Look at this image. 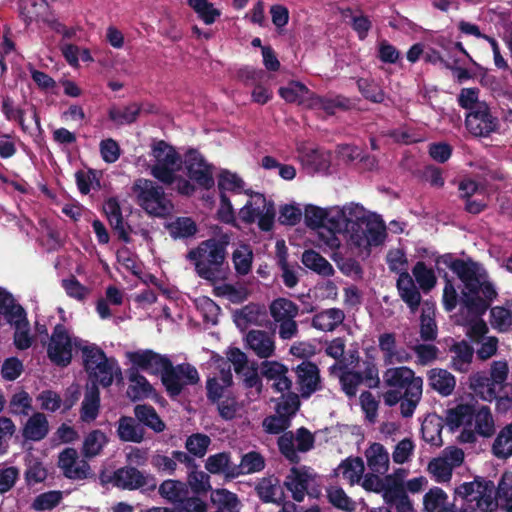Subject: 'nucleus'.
<instances>
[{"instance_id": "obj_1", "label": "nucleus", "mask_w": 512, "mask_h": 512, "mask_svg": "<svg viewBox=\"0 0 512 512\" xmlns=\"http://www.w3.org/2000/svg\"><path fill=\"white\" fill-rule=\"evenodd\" d=\"M230 237L221 234L201 241L197 247L188 251L186 259L194 264L197 276L212 285L223 282L229 275L227 247Z\"/></svg>"}, {"instance_id": "obj_2", "label": "nucleus", "mask_w": 512, "mask_h": 512, "mask_svg": "<svg viewBox=\"0 0 512 512\" xmlns=\"http://www.w3.org/2000/svg\"><path fill=\"white\" fill-rule=\"evenodd\" d=\"M386 386L390 387L383 394L385 405L393 407L400 403V413L404 418L413 416L422 399L423 379L407 367L388 368L383 374Z\"/></svg>"}, {"instance_id": "obj_3", "label": "nucleus", "mask_w": 512, "mask_h": 512, "mask_svg": "<svg viewBox=\"0 0 512 512\" xmlns=\"http://www.w3.org/2000/svg\"><path fill=\"white\" fill-rule=\"evenodd\" d=\"M345 228L357 247L378 246L386 237L384 222L375 214H368L363 206L355 203L345 205L341 210Z\"/></svg>"}, {"instance_id": "obj_4", "label": "nucleus", "mask_w": 512, "mask_h": 512, "mask_svg": "<svg viewBox=\"0 0 512 512\" xmlns=\"http://www.w3.org/2000/svg\"><path fill=\"white\" fill-rule=\"evenodd\" d=\"M133 191L139 206L151 216L165 217L173 207L163 187L152 180L138 179L133 185Z\"/></svg>"}, {"instance_id": "obj_5", "label": "nucleus", "mask_w": 512, "mask_h": 512, "mask_svg": "<svg viewBox=\"0 0 512 512\" xmlns=\"http://www.w3.org/2000/svg\"><path fill=\"white\" fill-rule=\"evenodd\" d=\"M78 337H72L64 324L58 323L53 328L47 346V356L49 360L58 367H67L73 359V348Z\"/></svg>"}, {"instance_id": "obj_6", "label": "nucleus", "mask_w": 512, "mask_h": 512, "mask_svg": "<svg viewBox=\"0 0 512 512\" xmlns=\"http://www.w3.org/2000/svg\"><path fill=\"white\" fill-rule=\"evenodd\" d=\"M200 377L197 369L189 363H182L176 366L172 361L161 376V381L170 398L178 397L186 385H195Z\"/></svg>"}, {"instance_id": "obj_7", "label": "nucleus", "mask_w": 512, "mask_h": 512, "mask_svg": "<svg viewBox=\"0 0 512 512\" xmlns=\"http://www.w3.org/2000/svg\"><path fill=\"white\" fill-rule=\"evenodd\" d=\"M111 482L115 487L129 491L142 488L154 491L157 487V479L154 475L142 472L134 466L116 469L111 476Z\"/></svg>"}, {"instance_id": "obj_8", "label": "nucleus", "mask_w": 512, "mask_h": 512, "mask_svg": "<svg viewBox=\"0 0 512 512\" xmlns=\"http://www.w3.org/2000/svg\"><path fill=\"white\" fill-rule=\"evenodd\" d=\"M184 166L188 178L199 187L209 190L215 182L212 174V165L207 163L203 155L196 149L190 148L185 153Z\"/></svg>"}, {"instance_id": "obj_9", "label": "nucleus", "mask_w": 512, "mask_h": 512, "mask_svg": "<svg viewBox=\"0 0 512 512\" xmlns=\"http://www.w3.org/2000/svg\"><path fill=\"white\" fill-rule=\"evenodd\" d=\"M465 126L475 137H488L498 130L499 120L492 115L487 103L482 102L466 114Z\"/></svg>"}, {"instance_id": "obj_10", "label": "nucleus", "mask_w": 512, "mask_h": 512, "mask_svg": "<svg viewBox=\"0 0 512 512\" xmlns=\"http://www.w3.org/2000/svg\"><path fill=\"white\" fill-rule=\"evenodd\" d=\"M85 372L90 383H95L98 387L101 385L103 388H108L113 384L114 379L122 380L121 368L114 357H107L95 363L92 369Z\"/></svg>"}, {"instance_id": "obj_11", "label": "nucleus", "mask_w": 512, "mask_h": 512, "mask_svg": "<svg viewBox=\"0 0 512 512\" xmlns=\"http://www.w3.org/2000/svg\"><path fill=\"white\" fill-rule=\"evenodd\" d=\"M58 466L68 479L84 480L92 476L89 463L84 459L78 461V454L74 448H66L59 454Z\"/></svg>"}, {"instance_id": "obj_12", "label": "nucleus", "mask_w": 512, "mask_h": 512, "mask_svg": "<svg viewBox=\"0 0 512 512\" xmlns=\"http://www.w3.org/2000/svg\"><path fill=\"white\" fill-rule=\"evenodd\" d=\"M128 356L133 367L153 375H162L171 362L167 356L156 353L150 349L130 352Z\"/></svg>"}, {"instance_id": "obj_13", "label": "nucleus", "mask_w": 512, "mask_h": 512, "mask_svg": "<svg viewBox=\"0 0 512 512\" xmlns=\"http://www.w3.org/2000/svg\"><path fill=\"white\" fill-rule=\"evenodd\" d=\"M295 373L302 398L307 399L321 389L319 368L315 363L303 361L295 368Z\"/></svg>"}, {"instance_id": "obj_14", "label": "nucleus", "mask_w": 512, "mask_h": 512, "mask_svg": "<svg viewBox=\"0 0 512 512\" xmlns=\"http://www.w3.org/2000/svg\"><path fill=\"white\" fill-rule=\"evenodd\" d=\"M308 106L313 109H321L328 115H334L337 110H350L352 108V102L344 95L320 96L313 92L308 97Z\"/></svg>"}, {"instance_id": "obj_15", "label": "nucleus", "mask_w": 512, "mask_h": 512, "mask_svg": "<svg viewBox=\"0 0 512 512\" xmlns=\"http://www.w3.org/2000/svg\"><path fill=\"white\" fill-rule=\"evenodd\" d=\"M255 492L263 503L280 505L286 499L279 479L273 475L260 479L255 486Z\"/></svg>"}, {"instance_id": "obj_16", "label": "nucleus", "mask_w": 512, "mask_h": 512, "mask_svg": "<svg viewBox=\"0 0 512 512\" xmlns=\"http://www.w3.org/2000/svg\"><path fill=\"white\" fill-rule=\"evenodd\" d=\"M396 287L400 298L407 304L411 312L417 311L421 303V294L408 271L400 273Z\"/></svg>"}, {"instance_id": "obj_17", "label": "nucleus", "mask_w": 512, "mask_h": 512, "mask_svg": "<svg viewBox=\"0 0 512 512\" xmlns=\"http://www.w3.org/2000/svg\"><path fill=\"white\" fill-rule=\"evenodd\" d=\"M478 490L474 496L476 506L483 512H493L498 508L497 487L491 480L478 478Z\"/></svg>"}, {"instance_id": "obj_18", "label": "nucleus", "mask_w": 512, "mask_h": 512, "mask_svg": "<svg viewBox=\"0 0 512 512\" xmlns=\"http://www.w3.org/2000/svg\"><path fill=\"white\" fill-rule=\"evenodd\" d=\"M429 387L443 397L450 396L456 386V379L446 369L433 368L427 372Z\"/></svg>"}, {"instance_id": "obj_19", "label": "nucleus", "mask_w": 512, "mask_h": 512, "mask_svg": "<svg viewBox=\"0 0 512 512\" xmlns=\"http://www.w3.org/2000/svg\"><path fill=\"white\" fill-rule=\"evenodd\" d=\"M100 410V390L95 383L86 385L84 399L80 409V419L83 422L90 423L94 421Z\"/></svg>"}, {"instance_id": "obj_20", "label": "nucleus", "mask_w": 512, "mask_h": 512, "mask_svg": "<svg viewBox=\"0 0 512 512\" xmlns=\"http://www.w3.org/2000/svg\"><path fill=\"white\" fill-rule=\"evenodd\" d=\"M127 377L132 383L127 389V396L132 401L135 402L148 398L154 391L153 386L149 383L145 376L140 374L137 368H129L127 370Z\"/></svg>"}, {"instance_id": "obj_21", "label": "nucleus", "mask_w": 512, "mask_h": 512, "mask_svg": "<svg viewBox=\"0 0 512 512\" xmlns=\"http://www.w3.org/2000/svg\"><path fill=\"white\" fill-rule=\"evenodd\" d=\"M345 319V313L340 308H329L316 313L311 321V326L324 332L334 331Z\"/></svg>"}, {"instance_id": "obj_22", "label": "nucleus", "mask_w": 512, "mask_h": 512, "mask_svg": "<svg viewBox=\"0 0 512 512\" xmlns=\"http://www.w3.org/2000/svg\"><path fill=\"white\" fill-rule=\"evenodd\" d=\"M246 342L248 347L260 358L267 359L274 353V341L266 331H249L246 335Z\"/></svg>"}, {"instance_id": "obj_23", "label": "nucleus", "mask_w": 512, "mask_h": 512, "mask_svg": "<svg viewBox=\"0 0 512 512\" xmlns=\"http://www.w3.org/2000/svg\"><path fill=\"white\" fill-rule=\"evenodd\" d=\"M265 458L257 451H249L241 456L239 464L233 465L230 472L231 478L241 475L254 474L265 468Z\"/></svg>"}, {"instance_id": "obj_24", "label": "nucleus", "mask_w": 512, "mask_h": 512, "mask_svg": "<svg viewBox=\"0 0 512 512\" xmlns=\"http://www.w3.org/2000/svg\"><path fill=\"white\" fill-rule=\"evenodd\" d=\"M453 272L464 283L465 288L472 294H477L480 289V280L476 272V264L471 260L469 262L463 259H457Z\"/></svg>"}, {"instance_id": "obj_25", "label": "nucleus", "mask_w": 512, "mask_h": 512, "mask_svg": "<svg viewBox=\"0 0 512 512\" xmlns=\"http://www.w3.org/2000/svg\"><path fill=\"white\" fill-rule=\"evenodd\" d=\"M0 315L4 316L7 323L12 324L18 319H25V309L16 302L13 295L0 287Z\"/></svg>"}, {"instance_id": "obj_26", "label": "nucleus", "mask_w": 512, "mask_h": 512, "mask_svg": "<svg viewBox=\"0 0 512 512\" xmlns=\"http://www.w3.org/2000/svg\"><path fill=\"white\" fill-rule=\"evenodd\" d=\"M269 205H274L270 200L261 193H254L251 199L240 209L239 215L243 222L252 224L256 221L257 216L264 213Z\"/></svg>"}, {"instance_id": "obj_27", "label": "nucleus", "mask_w": 512, "mask_h": 512, "mask_svg": "<svg viewBox=\"0 0 512 512\" xmlns=\"http://www.w3.org/2000/svg\"><path fill=\"white\" fill-rule=\"evenodd\" d=\"M159 495L173 505H179L189 495L185 482L175 479L164 480L158 487Z\"/></svg>"}, {"instance_id": "obj_28", "label": "nucleus", "mask_w": 512, "mask_h": 512, "mask_svg": "<svg viewBox=\"0 0 512 512\" xmlns=\"http://www.w3.org/2000/svg\"><path fill=\"white\" fill-rule=\"evenodd\" d=\"M449 350L454 354L451 359V367L458 372H467L474 355L473 347L462 340L454 342Z\"/></svg>"}, {"instance_id": "obj_29", "label": "nucleus", "mask_w": 512, "mask_h": 512, "mask_svg": "<svg viewBox=\"0 0 512 512\" xmlns=\"http://www.w3.org/2000/svg\"><path fill=\"white\" fill-rule=\"evenodd\" d=\"M309 476L306 471L292 467L284 481V486L292 493L295 501L301 502L305 497Z\"/></svg>"}, {"instance_id": "obj_30", "label": "nucleus", "mask_w": 512, "mask_h": 512, "mask_svg": "<svg viewBox=\"0 0 512 512\" xmlns=\"http://www.w3.org/2000/svg\"><path fill=\"white\" fill-rule=\"evenodd\" d=\"M144 428L129 416H121L118 420L117 434L124 442L141 443L144 439Z\"/></svg>"}, {"instance_id": "obj_31", "label": "nucleus", "mask_w": 512, "mask_h": 512, "mask_svg": "<svg viewBox=\"0 0 512 512\" xmlns=\"http://www.w3.org/2000/svg\"><path fill=\"white\" fill-rule=\"evenodd\" d=\"M367 465L374 473L384 474L389 468V454L380 443H373L365 452Z\"/></svg>"}, {"instance_id": "obj_32", "label": "nucleus", "mask_w": 512, "mask_h": 512, "mask_svg": "<svg viewBox=\"0 0 512 512\" xmlns=\"http://www.w3.org/2000/svg\"><path fill=\"white\" fill-rule=\"evenodd\" d=\"M301 261L305 267L319 275L328 277L334 274L333 266L329 261L313 249L305 250Z\"/></svg>"}, {"instance_id": "obj_33", "label": "nucleus", "mask_w": 512, "mask_h": 512, "mask_svg": "<svg viewBox=\"0 0 512 512\" xmlns=\"http://www.w3.org/2000/svg\"><path fill=\"white\" fill-rule=\"evenodd\" d=\"M165 228L174 240L192 238L198 232L197 224L191 217H177L167 223Z\"/></svg>"}, {"instance_id": "obj_34", "label": "nucleus", "mask_w": 512, "mask_h": 512, "mask_svg": "<svg viewBox=\"0 0 512 512\" xmlns=\"http://www.w3.org/2000/svg\"><path fill=\"white\" fill-rule=\"evenodd\" d=\"M477 411L474 405L459 404L448 410L447 422L451 427L471 426L476 418Z\"/></svg>"}, {"instance_id": "obj_35", "label": "nucleus", "mask_w": 512, "mask_h": 512, "mask_svg": "<svg viewBox=\"0 0 512 512\" xmlns=\"http://www.w3.org/2000/svg\"><path fill=\"white\" fill-rule=\"evenodd\" d=\"M49 431V425L46 416L37 412L33 414L27 421L23 436L32 441H40L46 437Z\"/></svg>"}, {"instance_id": "obj_36", "label": "nucleus", "mask_w": 512, "mask_h": 512, "mask_svg": "<svg viewBox=\"0 0 512 512\" xmlns=\"http://www.w3.org/2000/svg\"><path fill=\"white\" fill-rule=\"evenodd\" d=\"M400 472L401 470L395 474L386 475V482L381 493L387 507L406 494L403 476Z\"/></svg>"}, {"instance_id": "obj_37", "label": "nucleus", "mask_w": 512, "mask_h": 512, "mask_svg": "<svg viewBox=\"0 0 512 512\" xmlns=\"http://www.w3.org/2000/svg\"><path fill=\"white\" fill-rule=\"evenodd\" d=\"M75 348L81 351L82 366L85 371L92 369L95 363L108 357L98 345L84 340H77Z\"/></svg>"}, {"instance_id": "obj_38", "label": "nucleus", "mask_w": 512, "mask_h": 512, "mask_svg": "<svg viewBox=\"0 0 512 512\" xmlns=\"http://www.w3.org/2000/svg\"><path fill=\"white\" fill-rule=\"evenodd\" d=\"M364 470V462L361 457H348L341 461L336 469V474L341 473L342 477L353 485L360 481Z\"/></svg>"}, {"instance_id": "obj_39", "label": "nucleus", "mask_w": 512, "mask_h": 512, "mask_svg": "<svg viewBox=\"0 0 512 512\" xmlns=\"http://www.w3.org/2000/svg\"><path fill=\"white\" fill-rule=\"evenodd\" d=\"M136 419L153 431L160 433L164 431L165 424L157 414L155 408L148 404H139L134 407Z\"/></svg>"}, {"instance_id": "obj_40", "label": "nucleus", "mask_w": 512, "mask_h": 512, "mask_svg": "<svg viewBox=\"0 0 512 512\" xmlns=\"http://www.w3.org/2000/svg\"><path fill=\"white\" fill-rule=\"evenodd\" d=\"M152 155L156 160V164L177 166V169H179L182 163L181 156L175 148L164 140H159L153 145Z\"/></svg>"}, {"instance_id": "obj_41", "label": "nucleus", "mask_w": 512, "mask_h": 512, "mask_svg": "<svg viewBox=\"0 0 512 512\" xmlns=\"http://www.w3.org/2000/svg\"><path fill=\"white\" fill-rule=\"evenodd\" d=\"M233 465L229 452H219L210 455L205 461V468L209 473L215 475L223 474L227 479H232L230 472Z\"/></svg>"}, {"instance_id": "obj_42", "label": "nucleus", "mask_w": 512, "mask_h": 512, "mask_svg": "<svg viewBox=\"0 0 512 512\" xmlns=\"http://www.w3.org/2000/svg\"><path fill=\"white\" fill-rule=\"evenodd\" d=\"M254 254L248 244H242L232 253V262L237 275L246 276L252 270Z\"/></svg>"}, {"instance_id": "obj_43", "label": "nucleus", "mask_w": 512, "mask_h": 512, "mask_svg": "<svg viewBox=\"0 0 512 512\" xmlns=\"http://www.w3.org/2000/svg\"><path fill=\"white\" fill-rule=\"evenodd\" d=\"M210 500L219 511L239 512L240 501L237 495L227 489L212 490Z\"/></svg>"}, {"instance_id": "obj_44", "label": "nucleus", "mask_w": 512, "mask_h": 512, "mask_svg": "<svg viewBox=\"0 0 512 512\" xmlns=\"http://www.w3.org/2000/svg\"><path fill=\"white\" fill-rule=\"evenodd\" d=\"M271 317L275 322L295 318L298 315L299 307L292 300L279 297L273 300L269 306Z\"/></svg>"}, {"instance_id": "obj_45", "label": "nucleus", "mask_w": 512, "mask_h": 512, "mask_svg": "<svg viewBox=\"0 0 512 512\" xmlns=\"http://www.w3.org/2000/svg\"><path fill=\"white\" fill-rule=\"evenodd\" d=\"M48 10L46 0H20L19 12L23 20L29 24L32 21H38Z\"/></svg>"}, {"instance_id": "obj_46", "label": "nucleus", "mask_w": 512, "mask_h": 512, "mask_svg": "<svg viewBox=\"0 0 512 512\" xmlns=\"http://www.w3.org/2000/svg\"><path fill=\"white\" fill-rule=\"evenodd\" d=\"M107 443L108 438L103 431L99 429L92 430L84 439L82 454L86 458H93L102 452Z\"/></svg>"}, {"instance_id": "obj_47", "label": "nucleus", "mask_w": 512, "mask_h": 512, "mask_svg": "<svg viewBox=\"0 0 512 512\" xmlns=\"http://www.w3.org/2000/svg\"><path fill=\"white\" fill-rule=\"evenodd\" d=\"M278 93L288 103L302 104L308 101L312 92L305 84L299 81H291L287 86L280 87Z\"/></svg>"}, {"instance_id": "obj_48", "label": "nucleus", "mask_w": 512, "mask_h": 512, "mask_svg": "<svg viewBox=\"0 0 512 512\" xmlns=\"http://www.w3.org/2000/svg\"><path fill=\"white\" fill-rule=\"evenodd\" d=\"M493 454L500 459L512 456V423L504 426L492 445Z\"/></svg>"}, {"instance_id": "obj_49", "label": "nucleus", "mask_w": 512, "mask_h": 512, "mask_svg": "<svg viewBox=\"0 0 512 512\" xmlns=\"http://www.w3.org/2000/svg\"><path fill=\"white\" fill-rule=\"evenodd\" d=\"M1 112L7 121H16L23 132H26L28 127L25 124V110L16 106L14 99L6 94L1 98Z\"/></svg>"}, {"instance_id": "obj_50", "label": "nucleus", "mask_w": 512, "mask_h": 512, "mask_svg": "<svg viewBox=\"0 0 512 512\" xmlns=\"http://www.w3.org/2000/svg\"><path fill=\"white\" fill-rule=\"evenodd\" d=\"M186 484L195 495H206L213 490L210 476L203 471H198V468H193L188 472Z\"/></svg>"}, {"instance_id": "obj_51", "label": "nucleus", "mask_w": 512, "mask_h": 512, "mask_svg": "<svg viewBox=\"0 0 512 512\" xmlns=\"http://www.w3.org/2000/svg\"><path fill=\"white\" fill-rule=\"evenodd\" d=\"M141 112V107L137 103H131L123 109L111 108L108 111V117L117 125L134 123Z\"/></svg>"}, {"instance_id": "obj_52", "label": "nucleus", "mask_w": 512, "mask_h": 512, "mask_svg": "<svg viewBox=\"0 0 512 512\" xmlns=\"http://www.w3.org/2000/svg\"><path fill=\"white\" fill-rule=\"evenodd\" d=\"M412 274L415 281L424 292H429L437 283V278L433 269L428 268L423 261H418L414 265Z\"/></svg>"}, {"instance_id": "obj_53", "label": "nucleus", "mask_w": 512, "mask_h": 512, "mask_svg": "<svg viewBox=\"0 0 512 512\" xmlns=\"http://www.w3.org/2000/svg\"><path fill=\"white\" fill-rule=\"evenodd\" d=\"M188 5L206 25L213 24L221 15V11L208 0H188Z\"/></svg>"}, {"instance_id": "obj_54", "label": "nucleus", "mask_w": 512, "mask_h": 512, "mask_svg": "<svg viewBox=\"0 0 512 512\" xmlns=\"http://www.w3.org/2000/svg\"><path fill=\"white\" fill-rule=\"evenodd\" d=\"M447 494L439 487L430 489L423 498V505L427 512H445L447 510Z\"/></svg>"}, {"instance_id": "obj_55", "label": "nucleus", "mask_w": 512, "mask_h": 512, "mask_svg": "<svg viewBox=\"0 0 512 512\" xmlns=\"http://www.w3.org/2000/svg\"><path fill=\"white\" fill-rule=\"evenodd\" d=\"M357 87L361 95L372 103H382L385 100V92L380 85L373 80L360 78Z\"/></svg>"}, {"instance_id": "obj_56", "label": "nucleus", "mask_w": 512, "mask_h": 512, "mask_svg": "<svg viewBox=\"0 0 512 512\" xmlns=\"http://www.w3.org/2000/svg\"><path fill=\"white\" fill-rule=\"evenodd\" d=\"M498 507L512 512V475L504 473L497 486Z\"/></svg>"}, {"instance_id": "obj_57", "label": "nucleus", "mask_w": 512, "mask_h": 512, "mask_svg": "<svg viewBox=\"0 0 512 512\" xmlns=\"http://www.w3.org/2000/svg\"><path fill=\"white\" fill-rule=\"evenodd\" d=\"M471 388L480 394H487L486 399L492 400L497 398V391L489 379V375L485 372H477L470 377Z\"/></svg>"}, {"instance_id": "obj_58", "label": "nucleus", "mask_w": 512, "mask_h": 512, "mask_svg": "<svg viewBox=\"0 0 512 512\" xmlns=\"http://www.w3.org/2000/svg\"><path fill=\"white\" fill-rule=\"evenodd\" d=\"M14 326V345L19 350H26L32 345V337L30 336L29 321L27 317L25 319H18L12 323Z\"/></svg>"}, {"instance_id": "obj_59", "label": "nucleus", "mask_w": 512, "mask_h": 512, "mask_svg": "<svg viewBox=\"0 0 512 512\" xmlns=\"http://www.w3.org/2000/svg\"><path fill=\"white\" fill-rule=\"evenodd\" d=\"M339 381L344 393L349 398L355 397L359 385L363 383L362 373L345 368L339 377Z\"/></svg>"}, {"instance_id": "obj_60", "label": "nucleus", "mask_w": 512, "mask_h": 512, "mask_svg": "<svg viewBox=\"0 0 512 512\" xmlns=\"http://www.w3.org/2000/svg\"><path fill=\"white\" fill-rule=\"evenodd\" d=\"M244 188V181L236 173L228 170H223L218 176V189L219 192L226 193V191L240 193Z\"/></svg>"}, {"instance_id": "obj_61", "label": "nucleus", "mask_w": 512, "mask_h": 512, "mask_svg": "<svg viewBox=\"0 0 512 512\" xmlns=\"http://www.w3.org/2000/svg\"><path fill=\"white\" fill-rule=\"evenodd\" d=\"M210 443L211 439L209 436L201 433H195L186 439L185 447L193 456L202 458L205 456Z\"/></svg>"}, {"instance_id": "obj_62", "label": "nucleus", "mask_w": 512, "mask_h": 512, "mask_svg": "<svg viewBox=\"0 0 512 512\" xmlns=\"http://www.w3.org/2000/svg\"><path fill=\"white\" fill-rule=\"evenodd\" d=\"M327 219L328 212L326 209L311 204L305 207L304 220L307 227L311 229L324 227Z\"/></svg>"}, {"instance_id": "obj_63", "label": "nucleus", "mask_w": 512, "mask_h": 512, "mask_svg": "<svg viewBox=\"0 0 512 512\" xmlns=\"http://www.w3.org/2000/svg\"><path fill=\"white\" fill-rule=\"evenodd\" d=\"M474 422L478 434L487 437L493 433L494 421L488 407L482 406L478 409Z\"/></svg>"}, {"instance_id": "obj_64", "label": "nucleus", "mask_w": 512, "mask_h": 512, "mask_svg": "<svg viewBox=\"0 0 512 512\" xmlns=\"http://www.w3.org/2000/svg\"><path fill=\"white\" fill-rule=\"evenodd\" d=\"M62 287L69 297L81 302L85 301L90 294V289L81 284L75 276H71L69 279H63Z\"/></svg>"}]
</instances>
